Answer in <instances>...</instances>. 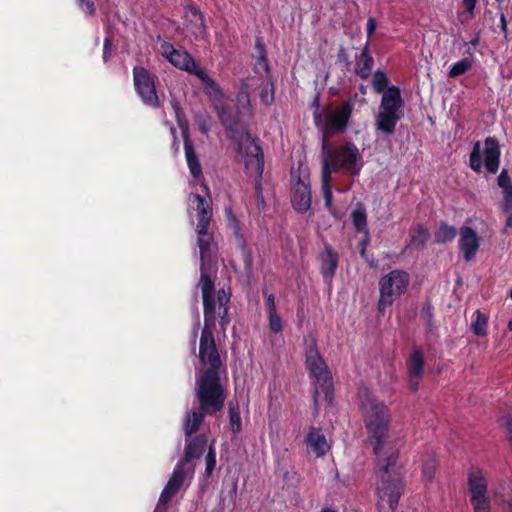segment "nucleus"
<instances>
[{
  "label": "nucleus",
  "instance_id": "nucleus-26",
  "mask_svg": "<svg viewBox=\"0 0 512 512\" xmlns=\"http://www.w3.org/2000/svg\"><path fill=\"white\" fill-rule=\"evenodd\" d=\"M184 150L189 171L191 175L197 179L202 175V167L194 149V145L186 133H184Z\"/></svg>",
  "mask_w": 512,
  "mask_h": 512
},
{
  "label": "nucleus",
  "instance_id": "nucleus-52",
  "mask_svg": "<svg viewBox=\"0 0 512 512\" xmlns=\"http://www.w3.org/2000/svg\"><path fill=\"white\" fill-rule=\"evenodd\" d=\"M337 59H338V62L339 63H344L345 65H349V57H348V54L346 53V50L341 47L338 54H337Z\"/></svg>",
  "mask_w": 512,
  "mask_h": 512
},
{
  "label": "nucleus",
  "instance_id": "nucleus-1",
  "mask_svg": "<svg viewBox=\"0 0 512 512\" xmlns=\"http://www.w3.org/2000/svg\"><path fill=\"white\" fill-rule=\"evenodd\" d=\"M361 411L368 439L373 444L374 454L377 456V469L380 472L381 482L377 487L379 497V512H395L399 499L404 491V483L398 472L393 470L398 460V451L391 448L382 457L383 445L388 437L391 414L388 406L366 393L361 400Z\"/></svg>",
  "mask_w": 512,
  "mask_h": 512
},
{
  "label": "nucleus",
  "instance_id": "nucleus-33",
  "mask_svg": "<svg viewBox=\"0 0 512 512\" xmlns=\"http://www.w3.org/2000/svg\"><path fill=\"white\" fill-rule=\"evenodd\" d=\"M389 80L387 75L381 71L377 70L372 79V85L376 92L382 93V95L386 92V90L390 87L388 86Z\"/></svg>",
  "mask_w": 512,
  "mask_h": 512
},
{
  "label": "nucleus",
  "instance_id": "nucleus-56",
  "mask_svg": "<svg viewBox=\"0 0 512 512\" xmlns=\"http://www.w3.org/2000/svg\"><path fill=\"white\" fill-rule=\"evenodd\" d=\"M244 264L246 270L250 271L252 268V257L250 253H246L244 257Z\"/></svg>",
  "mask_w": 512,
  "mask_h": 512
},
{
  "label": "nucleus",
  "instance_id": "nucleus-3",
  "mask_svg": "<svg viewBox=\"0 0 512 512\" xmlns=\"http://www.w3.org/2000/svg\"><path fill=\"white\" fill-rule=\"evenodd\" d=\"M204 93L209 98L221 124L228 133V137L238 146V151L243 149L244 141L252 139L246 124L241 121L240 110L234 111L226 102L225 95L215 80L210 81L204 87Z\"/></svg>",
  "mask_w": 512,
  "mask_h": 512
},
{
  "label": "nucleus",
  "instance_id": "nucleus-50",
  "mask_svg": "<svg viewBox=\"0 0 512 512\" xmlns=\"http://www.w3.org/2000/svg\"><path fill=\"white\" fill-rule=\"evenodd\" d=\"M435 469L433 465H430L428 462L425 463L423 468V475L427 480H431L434 477Z\"/></svg>",
  "mask_w": 512,
  "mask_h": 512
},
{
  "label": "nucleus",
  "instance_id": "nucleus-11",
  "mask_svg": "<svg viewBox=\"0 0 512 512\" xmlns=\"http://www.w3.org/2000/svg\"><path fill=\"white\" fill-rule=\"evenodd\" d=\"M353 109L354 101L348 99L325 115L322 125V141H330L332 137L346 131Z\"/></svg>",
  "mask_w": 512,
  "mask_h": 512
},
{
  "label": "nucleus",
  "instance_id": "nucleus-5",
  "mask_svg": "<svg viewBox=\"0 0 512 512\" xmlns=\"http://www.w3.org/2000/svg\"><path fill=\"white\" fill-rule=\"evenodd\" d=\"M305 367L311 378L315 380V388L313 392L314 409L318 411L319 393L324 394L325 401L332 405L334 399V384L332 373L321 356L317 344L312 342L305 354Z\"/></svg>",
  "mask_w": 512,
  "mask_h": 512
},
{
  "label": "nucleus",
  "instance_id": "nucleus-18",
  "mask_svg": "<svg viewBox=\"0 0 512 512\" xmlns=\"http://www.w3.org/2000/svg\"><path fill=\"white\" fill-rule=\"evenodd\" d=\"M186 474L187 472L185 470V465L183 464V462H178L174 467L171 477L169 478L164 489L162 490L157 509H159L160 504H168L171 501V499L178 493V491L180 490L181 486L184 483Z\"/></svg>",
  "mask_w": 512,
  "mask_h": 512
},
{
  "label": "nucleus",
  "instance_id": "nucleus-28",
  "mask_svg": "<svg viewBox=\"0 0 512 512\" xmlns=\"http://www.w3.org/2000/svg\"><path fill=\"white\" fill-rule=\"evenodd\" d=\"M185 18L189 21L193 27V33L196 35H202L206 32V25L202 12L196 6H188L186 9Z\"/></svg>",
  "mask_w": 512,
  "mask_h": 512
},
{
  "label": "nucleus",
  "instance_id": "nucleus-24",
  "mask_svg": "<svg viewBox=\"0 0 512 512\" xmlns=\"http://www.w3.org/2000/svg\"><path fill=\"white\" fill-rule=\"evenodd\" d=\"M207 436L205 434L196 435L190 441L187 442L185 447L184 457L179 461L183 464L191 462L193 459L200 458L207 447Z\"/></svg>",
  "mask_w": 512,
  "mask_h": 512
},
{
  "label": "nucleus",
  "instance_id": "nucleus-32",
  "mask_svg": "<svg viewBox=\"0 0 512 512\" xmlns=\"http://www.w3.org/2000/svg\"><path fill=\"white\" fill-rule=\"evenodd\" d=\"M261 103L265 106H270L274 102V83L272 77H267V83L260 91Z\"/></svg>",
  "mask_w": 512,
  "mask_h": 512
},
{
  "label": "nucleus",
  "instance_id": "nucleus-47",
  "mask_svg": "<svg viewBox=\"0 0 512 512\" xmlns=\"http://www.w3.org/2000/svg\"><path fill=\"white\" fill-rule=\"evenodd\" d=\"M112 55V40L109 37L104 39L103 45V61L106 63Z\"/></svg>",
  "mask_w": 512,
  "mask_h": 512
},
{
  "label": "nucleus",
  "instance_id": "nucleus-63",
  "mask_svg": "<svg viewBox=\"0 0 512 512\" xmlns=\"http://www.w3.org/2000/svg\"><path fill=\"white\" fill-rule=\"evenodd\" d=\"M321 512H337V511L332 508H329V507H324V508H322Z\"/></svg>",
  "mask_w": 512,
  "mask_h": 512
},
{
  "label": "nucleus",
  "instance_id": "nucleus-60",
  "mask_svg": "<svg viewBox=\"0 0 512 512\" xmlns=\"http://www.w3.org/2000/svg\"><path fill=\"white\" fill-rule=\"evenodd\" d=\"M509 228H512V214L509 213L506 222H505V231Z\"/></svg>",
  "mask_w": 512,
  "mask_h": 512
},
{
  "label": "nucleus",
  "instance_id": "nucleus-62",
  "mask_svg": "<svg viewBox=\"0 0 512 512\" xmlns=\"http://www.w3.org/2000/svg\"><path fill=\"white\" fill-rule=\"evenodd\" d=\"M479 40H480V36H479V33L470 41V44L473 45V46H476L478 45L479 43Z\"/></svg>",
  "mask_w": 512,
  "mask_h": 512
},
{
  "label": "nucleus",
  "instance_id": "nucleus-30",
  "mask_svg": "<svg viewBox=\"0 0 512 512\" xmlns=\"http://www.w3.org/2000/svg\"><path fill=\"white\" fill-rule=\"evenodd\" d=\"M351 218L353 226L356 231L368 234L367 214L365 208L361 204H358L356 208L353 210Z\"/></svg>",
  "mask_w": 512,
  "mask_h": 512
},
{
  "label": "nucleus",
  "instance_id": "nucleus-6",
  "mask_svg": "<svg viewBox=\"0 0 512 512\" xmlns=\"http://www.w3.org/2000/svg\"><path fill=\"white\" fill-rule=\"evenodd\" d=\"M195 396L198 407L188 412L184 421L183 429L186 439L199 430L206 415H215L222 411L226 399L224 389L216 388L214 392L202 394L201 385L198 384H195Z\"/></svg>",
  "mask_w": 512,
  "mask_h": 512
},
{
  "label": "nucleus",
  "instance_id": "nucleus-34",
  "mask_svg": "<svg viewBox=\"0 0 512 512\" xmlns=\"http://www.w3.org/2000/svg\"><path fill=\"white\" fill-rule=\"evenodd\" d=\"M472 330L477 336H485L487 334V317L485 314L477 311V318L471 325Z\"/></svg>",
  "mask_w": 512,
  "mask_h": 512
},
{
  "label": "nucleus",
  "instance_id": "nucleus-57",
  "mask_svg": "<svg viewBox=\"0 0 512 512\" xmlns=\"http://www.w3.org/2000/svg\"><path fill=\"white\" fill-rule=\"evenodd\" d=\"M500 22H501V29L504 32V34L506 35L507 34V21H506L504 14H501Z\"/></svg>",
  "mask_w": 512,
  "mask_h": 512
},
{
  "label": "nucleus",
  "instance_id": "nucleus-35",
  "mask_svg": "<svg viewBox=\"0 0 512 512\" xmlns=\"http://www.w3.org/2000/svg\"><path fill=\"white\" fill-rule=\"evenodd\" d=\"M472 63V60L469 58H464L458 61L450 68V77H456L465 74L472 67Z\"/></svg>",
  "mask_w": 512,
  "mask_h": 512
},
{
  "label": "nucleus",
  "instance_id": "nucleus-40",
  "mask_svg": "<svg viewBox=\"0 0 512 512\" xmlns=\"http://www.w3.org/2000/svg\"><path fill=\"white\" fill-rule=\"evenodd\" d=\"M503 200L501 208L504 213L510 212L512 209V185L507 188H502Z\"/></svg>",
  "mask_w": 512,
  "mask_h": 512
},
{
  "label": "nucleus",
  "instance_id": "nucleus-10",
  "mask_svg": "<svg viewBox=\"0 0 512 512\" xmlns=\"http://www.w3.org/2000/svg\"><path fill=\"white\" fill-rule=\"evenodd\" d=\"M163 56L176 68L195 75L204 85H208L213 79L209 77L206 71L199 67L193 57L186 51L177 50L174 46L164 41L161 44Z\"/></svg>",
  "mask_w": 512,
  "mask_h": 512
},
{
  "label": "nucleus",
  "instance_id": "nucleus-59",
  "mask_svg": "<svg viewBox=\"0 0 512 512\" xmlns=\"http://www.w3.org/2000/svg\"><path fill=\"white\" fill-rule=\"evenodd\" d=\"M256 199H257V206L259 209H263L264 208V205H265V200H264V196L261 195V196H256Z\"/></svg>",
  "mask_w": 512,
  "mask_h": 512
},
{
  "label": "nucleus",
  "instance_id": "nucleus-25",
  "mask_svg": "<svg viewBox=\"0 0 512 512\" xmlns=\"http://www.w3.org/2000/svg\"><path fill=\"white\" fill-rule=\"evenodd\" d=\"M374 66V59L369 51V40L355 59V73L361 79H368Z\"/></svg>",
  "mask_w": 512,
  "mask_h": 512
},
{
  "label": "nucleus",
  "instance_id": "nucleus-12",
  "mask_svg": "<svg viewBox=\"0 0 512 512\" xmlns=\"http://www.w3.org/2000/svg\"><path fill=\"white\" fill-rule=\"evenodd\" d=\"M133 80L137 94L142 102L152 108L160 107V100L156 91L154 78L144 67L133 68Z\"/></svg>",
  "mask_w": 512,
  "mask_h": 512
},
{
  "label": "nucleus",
  "instance_id": "nucleus-45",
  "mask_svg": "<svg viewBox=\"0 0 512 512\" xmlns=\"http://www.w3.org/2000/svg\"><path fill=\"white\" fill-rule=\"evenodd\" d=\"M230 301V293H226L224 289H220L217 293V304L219 306V310H222L224 307H228L227 304Z\"/></svg>",
  "mask_w": 512,
  "mask_h": 512
},
{
  "label": "nucleus",
  "instance_id": "nucleus-29",
  "mask_svg": "<svg viewBox=\"0 0 512 512\" xmlns=\"http://www.w3.org/2000/svg\"><path fill=\"white\" fill-rule=\"evenodd\" d=\"M225 214L227 219V226L233 232L237 246L244 250L245 239L241 231L240 221L237 219L231 207L225 208Z\"/></svg>",
  "mask_w": 512,
  "mask_h": 512
},
{
  "label": "nucleus",
  "instance_id": "nucleus-38",
  "mask_svg": "<svg viewBox=\"0 0 512 512\" xmlns=\"http://www.w3.org/2000/svg\"><path fill=\"white\" fill-rule=\"evenodd\" d=\"M268 325L271 332L278 334L282 332V320L278 313L268 314Z\"/></svg>",
  "mask_w": 512,
  "mask_h": 512
},
{
  "label": "nucleus",
  "instance_id": "nucleus-17",
  "mask_svg": "<svg viewBox=\"0 0 512 512\" xmlns=\"http://www.w3.org/2000/svg\"><path fill=\"white\" fill-rule=\"evenodd\" d=\"M408 373V387L412 391H417L420 380L424 374V355L417 346L412 347V351L406 360Z\"/></svg>",
  "mask_w": 512,
  "mask_h": 512
},
{
  "label": "nucleus",
  "instance_id": "nucleus-44",
  "mask_svg": "<svg viewBox=\"0 0 512 512\" xmlns=\"http://www.w3.org/2000/svg\"><path fill=\"white\" fill-rule=\"evenodd\" d=\"M448 241V225L442 223L439 230L435 233V242L446 243Z\"/></svg>",
  "mask_w": 512,
  "mask_h": 512
},
{
  "label": "nucleus",
  "instance_id": "nucleus-64",
  "mask_svg": "<svg viewBox=\"0 0 512 512\" xmlns=\"http://www.w3.org/2000/svg\"><path fill=\"white\" fill-rule=\"evenodd\" d=\"M507 512H512V500L507 502Z\"/></svg>",
  "mask_w": 512,
  "mask_h": 512
},
{
  "label": "nucleus",
  "instance_id": "nucleus-22",
  "mask_svg": "<svg viewBox=\"0 0 512 512\" xmlns=\"http://www.w3.org/2000/svg\"><path fill=\"white\" fill-rule=\"evenodd\" d=\"M190 201L196 204L194 208L196 211V227H210L212 226V201L205 199L203 196L192 193L189 196Z\"/></svg>",
  "mask_w": 512,
  "mask_h": 512
},
{
  "label": "nucleus",
  "instance_id": "nucleus-27",
  "mask_svg": "<svg viewBox=\"0 0 512 512\" xmlns=\"http://www.w3.org/2000/svg\"><path fill=\"white\" fill-rule=\"evenodd\" d=\"M429 238V230L426 229L423 225H417L415 228L411 229L410 241L404 250H420L424 247Z\"/></svg>",
  "mask_w": 512,
  "mask_h": 512
},
{
  "label": "nucleus",
  "instance_id": "nucleus-23",
  "mask_svg": "<svg viewBox=\"0 0 512 512\" xmlns=\"http://www.w3.org/2000/svg\"><path fill=\"white\" fill-rule=\"evenodd\" d=\"M305 443L317 457L326 455L330 449L321 428L311 427L306 436Z\"/></svg>",
  "mask_w": 512,
  "mask_h": 512
},
{
  "label": "nucleus",
  "instance_id": "nucleus-37",
  "mask_svg": "<svg viewBox=\"0 0 512 512\" xmlns=\"http://www.w3.org/2000/svg\"><path fill=\"white\" fill-rule=\"evenodd\" d=\"M229 419L231 424V429L234 434H238L241 431V416L238 410L230 408L229 410Z\"/></svg>",
  "mask_w": 512,
  "mask_h": 512
},
{
  "label": "nucleus",
  "instance_id": "nucleus-8",
  "mask_svg": "<svg viewBox=\"0 0 512 512\" xmlns=\"http://www.w3.org/2000/svg\"><path fill=\"white\" fill-rule=\"evenodd\" d=\"M410 283V275L399 269H395L382 276L379 280V300L377 310L384 315L386 309L391 307L394 301L405 294Z\"/></svg>",
  "mask_w": 512,
  "mask_h": 512
},
{
  "label": "nucleus",
  "instance_id": "nucleus-58",
  "mask_svg": "<svg viewBox=\"0 0 512 512\" xmlns=\"http://www.w3.org/2000/svg\"><path fill=\"white\" fill-rule=\"evenodd\" d=\"M465 129V126L463 123H458L455 129V135H459V137L463 136V130Z\"/></svg>",
  "mask_w": 512,
  "mask_h": 512
},
{
  "label": "nucleus",
  "instance_id": "nucleus-55",
  "mask_svg": "<svg viewBox=\"0 0 512 512\" xmlns=\"http://www.w3.org/2000/svg\"><path fill=\"white\" fill-rule=\"evenodd\" d=\"M313 118H314L315 125L317 127H320V126L322 127L324 120H323L322 112L320 110L314 111Z\"/></svg>",
  "mask_w": 512,
  "mask_h": 512
},
{
  "label": "nucleus",
  "instance_id": "nucleus-48",
  "mask_svg": "<svg viewBox=\"0 0 512 512\" xmlns=\"http://www.w3.org/2000/svg\"><path fill=\"white\" fill-rule=\"evenodd\" d=\"M219 317H220L219 324H220L221 328L223 330H225L226 326L230 322V318L228 316V307H224V308H222V310H219Z\"/></svg>",
  "mask_w": 512,
  "mask_h": 512
},
{
  "label": "nucleus",
  "instance_id": "nucleus-20",
  "mask_svg": "<svg viewBox=\"0 0 512 512\" xmlns=\"http://www.w3.org/2000/svg\"><path fill=\"white\" fill-rule=\"evenodd\" d=\"M320 273L324 280L331 282L339 265V254L333 247L325 243L323 251L319 254Z\"/></svg>",
  "mask_w": 512,
  "mask_h": 512
},
{
  "label": "nucleus",
  "instance_id": "nucleus-9",
  "mask_svg": "<svg viewBox=\"0 0 512 512\" xmlns=\"http://www.w3.org/2000/svg\"><path fill=\"white\" fill-rule=\"evenodd\" d=\"M485 148L482 152L480 142L477 141L470 153V167L473 171L480 173L482 163L490 174H495L500 165V145L495 137H487L484 140Z\"/></svg>",
  "mask_w": 512,
  "mask_h": 512
},
{
  "label": "nucleus",
  "instance_id": "nucleus-54",
  "mask_svg": "<svg viewBox=\"0 0 512 512\" xmlns=\"http://www.w3.org/2000/svg\"><path fill=\"white\" fill-rule=\"evenodd\" d=\"M376 20L374 18H369L367 21V35L368 38L372 36V34L375 32L376 29Z\"/></svg>",
  "mask_w": 512,
  "mask_h": 512
},
{
  "label": "nucleus",
  "instance_id": "nucleus-7",
  "mask_svg": "<svg viewBox=\"0 0 512 512\" xmlns=\"http://www.w3.org/2000/svg\"><path fill=\"white\" fill-rule=\"evenodd\" d=\"M404 101L400 88L391 85L382 95L379 112L376 116V127L386 135L394 133L397 122L403 117Z\"/></svg>",
  "mask_w": 512,
  "mask_h": 512
},
{
  "label": "nucleus",
  "instance_id": "nucleus-42",
  "mask_svg": "<svg viewBox=\"0 0 512 512\" xmlns=\"http://www.w3.org/2000/svg\"><path fill=\"white\" fill-rule=\"evenodd\" d=\"M262 293L265 297V305H266L268 314L277 313L276 304H275V295L273 293H268L267 289H265V288L262 290Z\"/></svg>",
  "mask_w": 512,
  "mask_h": 512
},
{
  "label": "nucleus",
  "instance_id": "nucleus-15",
  "mask_svg": "<svg viewBox=\"0 0 512 512\" xmlns=\"http://www.w3.org/2000/svg\"><path fill=\"white\" fill-rule=\"evenodd\" d=\"M244 143H249L244 149L246 174L252 178L256 176L262 177L264 172V153L259 140L252 137V139L244 141Z\"/></svg>",
  "mask_w": 512,
  "mask_h": 512
},
{
  "label": "nucleus",
  "instance_id": "nucleus-49",
  "mask_svg": "<svg viewBox=\"0 0 512 512\" xmlns=\"http://www.w3.org/2000/svg\"><path fill=\"white\" fill-rule=\"evenodd\" d=\"M255 50L258 53V56H267L266 47L261 38L257 37L255 41Z\"/></svg>",
  "mask_w": 512,
  "mask_h": 512
},
{
  "label": "nucleus",
  "instance_id": "nucleus-39",
  "mask_svg": "<svg viewBox=\"0 0 512 512\" xmlns=\"http://www.w3.org/2000/svg\"><path fill=\"white\" fill-rule=\"evenodd\" d=\"M205 462H206L205 473L207 476H210L216 466V453H215V450L212 445L209 447V450L206 454Z\"/></svg>",
  "mask_w": 512,
  "mask_h": 512
},
{
  "label": "nucleus",
  "instance_id": "nucleus-43",
  "mask_svg": "<svg viewBox=\"0 0 512 512\" xmlns=\"http://www.w3.org/2000/svg\"><path fill=\"white\" fill-rule=\"evenodd\" d=\"M497 184L500 188H507L509 186H512V181L507 169H502V171L497 177Z\"/></svg>",
  "mask_w": 512,
  "mask_h": 512
},
{
  "label": "nucleus",
  "instance_id": "nucleus-51",
  "mask_svg": "<svg viewBox=\"0 0 512 512\" xmlns=\"http://www.w3.org/2000/svg\"><path fill=\"white\" fill-rule=\"evenodd\" d=\"M504 428L507 432V439L509 443L512 445V417H509L503 423Z\"/></svg>",
  "mask_w": 512,
  "mask_h": 512
},
{
  "label": "nucleus",
  "instance_id": "nucleus-14",
  "mask_svg": "<svg viewBox=\"0 0 512 512\" xmlns=\"http://www.w3.org/2000/svg\"><path fill=\"white\" fill-rule=\"evenodd\" d=\"M199 285L201 286L204 327L214 326L216 321L215 284L210 273H201Z\"/></svg>",
  "mask_w": 512,
  "mask_h": 512
},
{
  "label": "nucleus",
  "instance_id": "nucleus-4",
  "mask_svg": "<svg viewBox=\"0 0 512 512\" xmlns=\"http://www.w3.org/2000/svg\"><path fill=\"white\" fill-rule=\"evenodd\" d=\"M199 360L201 364L208 365L196 377L195 384L201 385L202 394L214 392L216 388L224 389L220 378L221 358L210 327H203L201 331Z\"/></svg>",
  "mask_w": 512,
  "mask_h": 512
},
{
  "label": "nucleus",
  "instance_id": "nucleus-61",
  "mask_svg": "<svg viewBox=\"0 0 512 512\" xmlns=\"http://www.w3.org/2000/svg\"><path fill=\"white\" fill-rule=\"evenodd\" d=\"M313 107L315 108V111L317 110H320V101H319V96H316L313 103H312Z\"/></svg>",
  "mask_w": 512,
  "mask_h": 512
},
{
  "label": "nucleus",
  "instance_id": "nucleus-41",
  "mask_svg": "<svg viewBox=\"0 0 512 512\" xmlns=\"http://www.w3.org/2000/svg\"><path fill=\"white\" fill-rule=\"evenodd\" d=\"M254 69L257 73L263 71L267 77L271 76L267 56H258L254 64Z\"/></svg>",
  "mask_w": 512,
  "mask_h": 512
},
{
  "label": "nucleus",
  "instance_id": "nucleus-36",
  "mask_svg": "<svg viewBox=\"0 0 512 512\" xmlns=\"http://www.w3.org/2000/svg\"><path fill=\"white\" fill-rule=\"evenodd\" d=\"M79 9L86 17H94L96 15V5L93 0H76Z\"/></svg>",
  "mask_w": 512,
  "mask_h": 512
},
{
  "label": "nucleus",
  "instance_id": "nucleus-13",
  "mask_svg": "<svg viewBox=\"0 0 512 512\" xmlns=\"http://www.w3.org/2000/svg\"><path fill=\"white\" fill-rule=\"evenodd\" d=\"M195 232L200 251V272L210 273L213 256L217 251L213 227H196Z\"/></svg>",
  "mask_w": 512,
  "mask_h": 512
},
{
  "label": "nucleus",
  "instance_id": "nucleus-16",
  "mask_svg": "<svg viewBox=\"0 0 512 512\" xmlns=\"http://www.w3.org/2000/svg\"><path fill=\"white\" fill-rule=\"evenodd\" d=\"M468 485L471 493V504L474 512H490V500L487 496L486 479L470 474Z\"/></svg>",
  "mask_w": 512,
  "mask_h": 512
},
{
  "label": "nucleus",
  "instance_id": "nucleus-53",
  "mask_svg": "<svg viewBox=\"0 0 512 512\" xmlns=\"http://www.w3.org/2000/svg\"><path fill=\"white\" fill-rule=\"evenodd\" d=\"M254 189L256 196L263 195V189H262V177H254Z\"/></svg>",
  "mask_w": 512,
  "mask_h": 512
},
{
  "label": "nucleus",
  "instance_id": "nucleus-19",
  "mask_svg": "<svg viewBox=\"0 0 512 512\" xmlns=\"http://www.w3.org/2000/svg\"><path fill=\"white\" fill-rule=\"evenodd\" d=\"M291 204L299 213L307 212L311 207V187L308 182L298 177L291 191Z\"/></svg>",
  "mask_w": 512,
  "mask_h": 512
},
{
  "label": "nucleus",
  "instance_id": "nucleus-2",
  "mask_svg": "<svg viewBox=\"0 0 512 512\" xmlns=\"http://www.w3.org/2000/svg\"><path fill=\"white\" fill-rule=\"evenodd\" d=\"M322 192L325 208L332 213V174L343 173L352 176L360 174L362 169V157L358 147L353 142H346L344 145L330 144V141H322Z\"/></svg>",
  "mask_w": 512,
  "mask_h": 512
},
{
  "label": "nucleus",
  "instance_id": "nucleus-46",
  "mask_svg": "<svg viewBox=\"0 0 512 512\" xmlns=\"http://www.w3.org/2000/svg\"><path fill=\"white\" fill-rule=\"evenodd\" d=\"M477 0H463V5L466 8L467 16L466 20L472 19L474 17V8L476 6ZM461 22H464V19L461 20Z\"/></svg>",
  "mask_w": 512,
  "mask_h": 512
},
{
  "label": "nucleus",
  "instance_id": "nucleus-31",
  "mask_svg": "<svg viewBox=\"0 0 512 512\" xmlns=\"http://www.w3.org/2000/svg\"><path fill=\"white\" fill-rule=\"evenodd\" d=\"M250 85L246 79L241 80L239 90L236 94V108L238 110L241 109H250V94H249Z\"/></svg>",
  "mask_w": 512,
  "mask_h": 512
},
{
  "label": "nucleus",
  "instance_id": "nucleus-21",
  "mask_svg": "<svg viewBox=\"0 0 512 512\" xmlns=\"http://www.w3.org/2000/svg\"><path fill=\"white\" fill-rule=\"evenodd\" d=\"M459 248L463 254V258L469 262L475 258L479 249L480 239L476 231L470 226H462L459 231Z\"/></svg>",
  "mask_w": 512,
  "mask_h": 512
}]
</instances>
